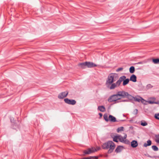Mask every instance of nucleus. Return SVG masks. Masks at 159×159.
I'll return each mask as SVG.
<instances>
[{"mask_svg":"<svg viewBox=\"0 0 159 159\" xmlns=\"http://www.w3.org/2000/svg\"><path fill=\"white\" fill-rule=\"evenodd\" d=\"M122 98V91L118 92L116 94H114L110 96L108 99V101L110 102H116Z\"/></svg>","mask_w":159,"mask_h":159,"instance_id":"1","label":"nucleus"},{"mask_svg":"<svg viewBox=\"0 0 159 159\" xmlns=\"http://www.w3.org/2000/svg\"><path fill=\"white\" fill-rule=\"evenodd\" d=\"M114 75L113 74L109 75L106 82V85L107 88H109L111 84L115 81L114 80Z\"/></svg>","mask_w":159,"mask_h":159,"instance_id":"2","label":"nucleus"},{"mask_svg":"<svg viewBox=\"0 0 159 159\" xmlns=\"http://www.w3.org/2000/svg\"><path fill=\"white\" fill-rule=\"evenodd\" d=\"M122 98H127L128 99L130 100H134V97L132 96L131 95L129 94L128 92L124 91H122Z\"/></svg>","mask_w":159,"mask_h":159,"instance_id":"3","label":"nucleus"},{"mask_svg":"<svg viewBox=\"0 0 159 159\" xmlns=\"http://www.w3.org/2000/svg\"><path fill=\"white\" fill-rule=\"evenodd\" d=\"M120 137L119 138V141L125 144H128L129 143V140L126 139L127 137V134H125V135L123 137H122L121 135H119Z\"/></svg>","mask_w":159,"mask_h":159,"instance_id":"4","label":"nucleus"},{"mask_svg":"<svg viewBox=\"0 0 159 159\" xmlns=\"http://www.w3.org/2000/svg\"><path fill=\"white\" fill-rule=\"evenodd\" d=\"M96 151L97 150L96 148H88L87 150H84L83 152L84 154H89Z\"/></svg>","mask_w":159,"mask_h":159,"instance_id":"5","label":"nucleus"},{"mask_svg":"<svg viewBox=\"0 0 159 159\" xmlns=\"http://www.w3.org/2000/svg\"><path fill=\"white\" fill-rule=\"evenodd\" d=\"M110 143L109 149L107 152L109 154L111 153L113 151L116 147L115 144L112 141H110Z\"/></svg>","mask_w":159,"mask_h":159,"instance_id":"6","label":"nucleus"},{"mask_svg":"<svg viewBox=\"0 0 159 159\" xmlns=\"http://www.w3.org/2000/svg\"><path fill=\"white\" fill-rule=\"evenodd\" d=\"M64 101L65 103L70 105H74L76 103V101L75 100L70 99L67 98H65Z\"/></svg>","mask_w":159,"mask_h":159,"instance_id":"7","label":"nucleus"},{"mask_svg":"<svg viewBox=\"0 0 159 159\" xmlns=\"http://www.w3.org/2000/svg\"><path fill=\"white\" fill-rule=\"evenodd\" d=\"M68 91H66L65 92H62L60 93L58 95V98L59 99H63L64 98L66 97L68 95Z\"/></svg>","mask_w":159,"mask_h":159,"instance_id":"8","label":"nucleus"},{"mask_svg":"<svg viewBox=\"0 0 159 159\" xmlns=\"http://www.w3.org/2000/svg\"><path fill=\"white\" fill-rule=\"evenodd\" d=\"M86 66L88 68H92L97 66V65L89 61H86Z\"/></svg>","mask_w":159,"mask_h":159,"instance_id":"9","label":"nucleus"},{"mask_svg":"<svg viewBox=\"0 0 159 159\" xmlns=\"http://www.w3.org/2000/svg\"><path fill=\"white\" fill-rule=\"evenodd\" d=\"M110 142V141H109L107 142L103 143L102 146V148L104 149H109Z\"/></svg>","mask_w":159,"mask_h":159,"instance_id":"10","label":"nucleus"},{"mask_svg":"<svg viewBox=\"0 0 159 159\" xmlns=\"http://www.w3.org/2000/svg\"><path fill=\"white\" fill-rule=\"evenodd\" d=\"M109 121L111 122L119 121L116 120V118L114 116L111 115H110L109 116Z\"/></svg>","mask_w":159,"mask_h":159,"instance_id":"11","label":"nucleus"},{"mask_svg":"<svg viewBox=\"0 0 159 159\" xmlns=\"http://www.w3.org/2000/svg\"><path fill=\"white\" fill-rule=\"evenodd\" d=\"M123 147L122 146H118L116 150H115V152L117 153L120 152L123 149Z\"/></svg>","mask_w":159,"mask_h":159,"instance_id":"12","label":"nucleus"},{"mask_svg":"<svg viewBox=\"0 0 159 159\" xmlns=\"http://www.w3.org/2000/svg\"><path fill=\"white\" fill-rule=\"evenodd\" d=\"M131 146L132 148H136L138 145L137 142L136 140L132 141L131 143Z\"/></svg>","mask_w":159,"mask_h":159,"instance_id":"13","label":"nucleus"},{"mask_svg":"<svg viewBox=\"0 0 159 159\" xmlns=\"http://www.w3.org/2000/svg\"><path fill=\"white\" fill-rule=\"evenodd\" d=\"M136 76L134 75H132L130 78V80L133 82H135L137 81Z\"/></svg>","mask_w":159,"mask_h":159,"instance_id":"14","label":"nucleus"},{"mask_svg":"<svg viewBox=\"0 0 159 159\" xmlns=\"http://www.w3.org/2000/svg\"><path fill=\"white\" fill-rule=\"evenodd\" d=\"M98 109L102 112H104L106 111L105 107L103 106H99L98 107Z\"/></svg>","mask_w":159,"mask_h":159,"instance_id":"15","label":"nucleus"},{"mask_svg":"<svg viewBox=\"0 0 159 159\" xmlns=\"http://www.w3.org/2000/svg\"><path fill=\"white\" fill-rule=\"evenodd\" d=\"M147 143H145L143 144V147H146L148 146H149L151 145L152 144V142H151V140H148L147 141Z\"/></svg>","mask_w":159,"mask_h":159,"instance_id":"16","label":"nucleus"},{"mask_svg":"<svg viewBox=\"0 0 159 159\" xmlns=\"http://www.w3.org/2000/svg\"><path fill=\"white\" fill-rule=\"evenodd\" d=\"M79 66H80L83 69L85 68L86 66V62L79 64Z\"/></svg>","mask_w":159,"mask_h":159,"instance_id":"17","label":"nucleus"},{"mask_svg":"<svg viewBox=\"0 0 159 159\" xmlns=\"http://www.w3.org/2000/svg\"><path fill=\"white\" fill-rule=\"evenodd\" d=\"M111 85L109 86V87L108 88H109L110 89H114L115 88L117 87L116 85V84L115 83H112L111 84Z\"/></svg>","mask_w":159,"mask_h":159,"instance_id":"18","label":"nucleus"},{"mask_svg":"<svg viewBox=\"0 0 159 159\" xmlns=\"http://www.w3.org/2000/svg\"><path fill=\"white\" fill-rule=\"evenodd\" d=\"M129 79H125L123 82V85L125 86L127 84L129 83Z\"/></svg>","mask_w":159,"mask_h":159,"instance_id":"19","label":"nucleus"},{"mask_svg":"<svg viewBox=\"0 0 159 159\" xmlns=\"http://www.w3.org/2000/svg\"><path fill=\"white\" fill-rule=\"evenodd\" d=\"M141 98L142 97L139 96H137V97H134V100L135 101L138 102H140L141 100Z\"/></svg>","mask_w":159,"mask_h":159,"instance_id":"20","label":"nucleus"},{"mask_svg":"<svg viewBox=\"0 0 159 159\" xmlns=\"http://www.w3.org/2000/svg\"><path fill=\"white\" fill-rule=\"evenodd\" d=\"M119 137H120L119 136V135L115 136L114 137H113V141L115 142H118V141L117 140L119 139Z\"/></svg>","mask_w":159,"mask_h":159,"instance_id":"21","label":"nucleus"},{"mask_svg":"<svg viewBox=\"0 0 159 159\" xmlns=\"http://www.w3.org/2000/svg\"><path fill=\"white\" fill-rule=\"evenodd\" d=\"M129 72L131 73H133L135 71L134 67L133 66H131L129 69Z\"/></svg>","mask_w":159,"mask_h":159,"instance_id":"22","label":"nucleus"},{"mask_svg":"<svg viewBox=\"0 0 159 159\" xmlns=\"http://www.w3.org/2000/svg\"><path fill=\"white\" fill-rule=\"evenodd\" d=\"M155 142L159 144V134L156 135L155 136Z\"/></svg>","mask_w":159,"mask_h":159,"instance_id":"23","label":"nucleus"},{"mask_svg":"<svg viewBox=\"0 0 159 159\" xmlns=\"http://www.w3.org/2000/svg\"><path fill=\"white\" fill-rule=\"evenodd\" d=\"M103 118L106 122H108L109 121V118H108V115L107 113L105 114L104 115Z\"/></svg>","mask_w":159,"mask_h":159,"instance_id":"24","label":"nucleus"},{"mask_svg":"<svg viewBox=\"0 0 159 159\" xmlns=\"http://www.w3.org/2000/svg\"><path fill=\"white\" fill-rule=\"evenodd\" d=\"M126 76H123L120 77L119 80L121 82L122 81H123L124 80L126 79Z\"/></svg>","mask_w":159,"mask_h":159,"instance_id":"25","label":"nucleus"},{"mask_svg":"<svg viewBox=\"0 0 159 159\" xmlns=\"http://www.w3.org/2000/svg\"><path fill=\"white\" fill-rule=\"evenodd\" d=\"M152 62L155 64H157L159 63V59H153Z\"/></svg>","mask_w":159,"mask_h":159,"instance_id":"26","label":"nucleus"},{"mask_svg":"<svg viewBox=\"0 0 159 159\" xmlns=\"http://www.w3.org/2000/svg\"><path fill=\"white\" fill-rule=\"evenodd\" d=\"M152 149L154 151H157L158 150V148L155 145H153L152 147Z\"/></svg>","mask_w":159,"mask_h":159,"instance_id":"27","label":"nucleus"},{"mask_svg":"<svg viewBox=\"0 0 159 159\" xmlns=\"http://www.w3.org/2000/svg\"><path fill=\"white\" fill-rule=\"evenodd\" d=\"M124 127H119L117 129V132L118 133L120 132L121 131H122L123 130Z\"/></svg>","mask_w":159,"mask_h":159,"instance_id":"28","label":"nucleus"},{"mask_svg":"<svg viewBox=\"0 0 159 159\" xmlns=\"http://www.w3.org/2000/svg\"><path fill=\"white\" fill-rule=\"evenodd\" d=\"M141 125L143 126H145L148 125V123L144 121H142L141 122Z\"/></svg>","mask_w":159,"mask_h":159,"instance_id":"29","label":"nucleus"},{"mask_svg":"<svg viewBox=\"0 0 159 159\" xmlns=\"http://www.w3.org/2000/svg\"><path fill=\"white\" fill-rule=\"evenodd\" d=\"M121 83V82L119 80H118L117 81V82L115 84H116L117 86V87H118L120 86Z\"/></svg>","mask_w":159,"mask_h":159,"instance_id":"30","label":"nucleus"},{"mask_svg":"<svg viewBox=\"0 0 159 159\" xmlns=\"http://www.w3.org/2000/svg\"><path fill=\"white\" fill-rule=\"evenodd\" d=\"M89 159H98V157H92L90 156L89 157Z\"/></svg>","mask_w":159,"mask_h":159,"instance_id":"31","label":"nucleus"},{"mask_svg":"<svg viewBox=\"0 0 159 159\" xmlns=\"http://www.w3.org/2000/svg\"><path fill=\"white\" fill-rule=\"evenodd\" d=\"M141 100L140 102L143 104H145L146 103L145 102H146L145 100L144 99L142 98H141Z\"/></svg>","mask_w":159,"mask_h":159,"instance_id":"32","label":"nucleus"},{"mask_svg":"<svg viewBox=\"0 0 159 159\" xmlns=\"http://www.w3.org/2000/svg\"><path fill=\"white\" fill-rule=\"evenodd\" d=\"M155 118L159 120V113L156 114L155 115Z\"/></svg>","mask_w":159,"mask_h":159,"instance_id":"33","label":"nucleus"},{"mask_svg":"<svg viewBox=\"0 0 159 159\" xmlns=\"http://www.w3.org/2000/svg\"><path fill=\"white\" fill-rule=\"evenodd\" d=\"M153 87V86L150 84H148L147 86V89H150L151 88Z\"/></svg>","mask_w":159,"mask_h":159,"instance_id":"34","label":"nucleus"},{"mask_svg":"<svg viewBox=\"0 0 159 159\" xmlns=\"http://www.w3.org/2000/svg\"><path fill=\"white\" fill-rule=\"evenodd\" d=\"M123 70V68L122 67H120L118 68L116 70V71L117 72H119L120 71L122 70Z\"/></svg>","mask_w":159,"mask_h":159,"instance_id":"35","label":"nucleus"},{"mask_svg":"<svg viewBox=\"0 0 159 159\" xmlns=\"http://www.w3.org/2000/svg\"><path fill=\"white\" fill-rule=\"evenodd\" d=\"M146 156H147V157H148L152 158H156V157H157L156 156H150V155H149L148 154H147L146 155Z\"/></svg>","mask_w":159,"mask_h":159,"instance_id":"36","label":"nucleus"},{"mask_svg":"<svg viewBox=\"0 0 159 159\" xmlns=\"http://www.w3.org/2000/svg\"><path fill=\"white\" fill-rule=\"evenodd\" d=\"M148 102L150 103V104H153L154 103H156V102H154L153 101H149Z\"/></svg>","mask_w":159,"mask_h":159,"instance_id":"37","label":"nucleus"},{"mask_svg":"<svg viewBox=\"0 0 159 159\" xmlns=\"http://www.w3.org/2000/svg\"><path fill=\"white\" fill-rule=\"evenodd\" d=\"M96 148H97V149H96L97 150H97H100V149H101L100 147H96Z\"/></svg>","mask_w":159,"mask_h":159,"instance_id":"38","label":"nucleus"},{"mask_svg":"<svg viewBox=\"0 0 159 159\" xmlns=\"http://www.w3.org/2000/svg\"><path fill=\"white\" fill-rule=\"evenodd\" d=\"M134 112H135L136 114H137L138 112V110L137 109H135L134 110Z\"/></svg>","mask_w":159,"mask_h":159,"instance_id":"39","label":"nucleus"},{"mask_svg":"<svg viewBox=\"0 0 159 159\" xmlns=\"http://www.w3.org/2000/svg\"><path fill=\"white\" fill-rule=\"evenodd\" d=\"M99 115L100 116V117H101L102 116V114L101 113H99Z\"/></svg>","mask_w":159,"mask_h":159,"instance_id":"40","label":"nucleus"},{"mask_svg":"<svg viewBox=\"0 0 159 159\" xmlns=\"http://www.w3.org/2000/svg\"><path fill=\"white\" fill-rule=\"evenodd\" d=\"M81 159H89V157H84Z\"/></svg>","mask_w":159,"mask_h":159,"instance_id":"41","label":"nucleus"},{"mask_svg":"<svg viewBox=\"0 0 159 159\" xmlns=\"http://www.w3.org/2000/svg\"><path fill=\"white\" fill-rule=\"evenodd\" d=\"M128 101L127 100H123L121 101V102H127Z\"/></svg>","mask_w":159,"mask_h":159,"instance_id":"42","label":"nucleus"},{"mask_svg":"<svg viewBox=\"0 0 159 159\" xmlns=\"http://www.w3.org/2000/svg\"><path fill=\"white\" fill-rule=\"evenodd\" d=\"M124 120H121V121H124Z\"/></svg>","mask_w":159,"mask_h":159,"instance_id":"43","label":"nucleus"},{"mask_svg":"<svg viewBox=\"0 0 159 159\" xmlns=\"http://www.w3.org/2000/svg\"><path fill=\"white\" fill-rule=\"evenodd\" d=\"M140 63H141V62H139L138 63V64H140Z\"/></svg>","mask_w":159,"mask_h":159,"instance_id":"44","label":"nucleus"}]
</instances>
